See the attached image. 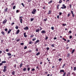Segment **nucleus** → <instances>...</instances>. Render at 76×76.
Returning a JSON list of instances; mask_svg holds the SVG:
<instances>
[{"mask_svg": "<svg viewBox=\"0 0 76 76\" xmlns=\"http://www.w3.org/2000/svg\"><path fill=\"white\" fill-rule=\"evenodd\" d=\"M4 69L3 70V71L4 72H5L6 71V70H7V66H4Z\"/></svg>", "mask_w": 76, "mask_h": 76, "instance_id": "obj_1", "label": "nucleus"}, {"mask_svg": "<svg viewBox=\"0 0 76 76\" xmlns=\"http://www.w3.org/2000/svg\"><path fill=\"white\" fill-rule=\"evenodd\" d=\"M36 12H37V10L35 9H34L31 12V13H32V14H35Z\"/></svg>", "mask_w": 76, "mask_h": 76, "instance_id": "obj_2", "label": "nucleus"}, {"mask_svg": "<svg viewBox=\"0 0 76 76\" xmlns=\"http://www.w3.org/2000/svg\"><path fill=\"white\" fill-rule=\"evenodd\" d=\"M62 6L64 7H61V9H66V6H65V5L64 4L62 5Z\"/></svg>", "mask_w": 76, "mask_h": 76, "instance_id": "obj_3", "label": "nucleus"}, {"mask_svg": "<svg viewBox=\"0 0 76 76\" xmlns=\"http://www.w3.org/2000/svg\"><path fill=\"white\" fill-rule=\"evenodd\" d=\"M24 29L25 30H28L29 29V28L28 26H26L24 28Z\"/></svg>", "mask_w": 76, "mask_h": 76, "instance_id": "obj_4", "label": "nucleus"}, {"mask_svg": "<svg viewBox=\"0 0 76 76\" xmlns=\"http://www.w3.org/2000/svg\"><path fill=\"white\" fill-rule=\"evenodd\" d=\"M42 34H45L46 33V31L45 30H43L41 32Z\"/></svg>", "mask_w": 76, "mask_h": 76, "instance_id": "obj_5", "label": "nucleus"}, {"mask_svg": "<svg viewBox=\"0 0 76 76\" xmlns=\"http://www.w3.org/2000/svg\"><path fill=\"white\" fill-rule=\"evenodd\" d=\"M7 20L5 19V20L3 22V24H4L6 22H7Z\"/></svg>", "mask_w": 76, "mask_h": 76, "instance_id": "obj_6", "label": "nucleus"}, {"mask_svg": "<svg viewBox=\"0 0 76 76\" xmlns=\"http://www.w3.org/2000/svg\"><path fill=\"white\" fill-rule=\"evenodd\" d=\"M20 32V30H19V29L18 30L16 33V34H17V35H18V34H19Z\"/></svg>", "mask_w": 76, "mask_h": 76, "instance_id": "obj_7", "label": "nucleus"}, {"mask_svg": "<svg viewBox=\"0 0 76 76\" xmlns=\"http://www.w3.org/2000/svg\"><path fill=\"white\" fill-rule=\"evenodd\" d=\"M24 37L25 38H26L27 37V35H26V33H24Z\"/></svg>", "mask_w": 76, "mask_h": 76, "instance_id": "obj_8", "label": "nucleus"}, {"mask_svg": "<svg viewBox=\"0 0 76 76\" xmlns=\"http://www.w3.org/2000/svg\"><path fill=\"white\" fill-rule=\"evenodd\" d=\"M60 73H61L62 72H63V73H64V70L63 69H62L60 70Z\"/></svg>", "mask_w": 76, "mask_h": 76, "instance_id": "obj_9", "label": "nucleus"}, {"mask_svg": "<svg viewBox=\"0 0 76 76\" xmlns=\"http://www.w3.org/2000/svg\"><path fill=\"white\" fill-rule=\"evenodd\" d=\"M15 72L14 71L12 72V75H15Z\"/></svg>", "mask_w": 76, "mask_h": 76, "instance_id": "obj_10", "label": "nucleus"}, {"mask_svg": "<svg viewBox=\"0 0 76 76\" xmlns=\"http://www.w3.org/2000/svg\"><path fill=\"white\" fill-rule=\"evenodd\" d=\"M39 28H38L36 31V32H39Z\"/></svg>", "mask_w": 76, "mask_h": 76, "instance_id": "obj_11", "label": "nucleus"}, {"mask_svg": "<svg viewBox=\"0 0 76 76\" xmlns=\"http://www.w3.org/2000/svg\"><path fill=\"white\" fill-rule=\"evenodd\" d=\"M39 42V40H37L36 42H35V44H37V43H38V42Z\"/></svg>", "mask_w": 76, "mask_h": 76, "instance_id": "obj_12", "label": "nucleus"}, {"mask_svg": "<svg viewBox=\"0 0 76 76\" xmlns=\"http://www.w3.org/2000/svg\"><path fill=\"white\" fill-rule=\"evenodd\" d=\"M51 13V10H49L48 13V15H50Z\"/></svg>", "mask_w": 76, "mask_h": 76, "instance_id": "obj_13", "label": "nucleus"}, {"mask_svg": "<svg viewBox=\"0 0 76 76\" xmlns=\"http://www.w3.org/2000/svg\"><path fill=\"white\" fill-rule=\"evenodd\" d=\"M2 63H6V61H2L1 62Z\"/></svg>", "mask_w": 76, "mask_h": 76, "instance_id": "obj_14", "label": "nucleus"}, {"mask_svg": "<svg viewBox=\"0 0 76 76\" xmlns=\"http://www.w3.org/2000/svg\"><path fill=\"white\" fill-rule=\"evenodd\" d=\"M26 68H25L23 69V71H24V72H25V71H26Z\"/></svg>", "mask_w": 76, "mask_h": 76, "instance_id": "obj_15", "label": "nucleus"}, {"mask_svg": "<svg viewBox=\"0 0 76 76\" xmlns=\"http://www.w3.org/2000/svg\"><path fill=\"white\" fill-rule=\"evenodd\" d=\"M12 30H9L8 31V34H10V32Z\"/></svg>", "mask_w": 76, "mask_h": 76, "instance_id": "obj_16", "label": "nucleus"}, {"mask_svg": "<svg viewBox=\"0 0 76 76\" xmlns=\"http://www.w3.org/2000/svg\"><path fill=\"white\" fill-rule=\"evenodd\" d=\"M34 18H31V19H30L31 21V22L32 21H33L34 20Z\"/></svg>", "mask_w": 76, "mask_h": 76, "instance_id": "obj_17", "label": "nucleus"}, {"mask_svg": "<svg viewBox=\"0 0 76 76\" xmlns=\"http://www.w3.org/2000/svg\"><path fill=\"white\" fill-rule=\"evenodd\" d=\"M7 55H8L9 56H12V54L10 53H7Z\"/></svg>", "mask_w": 76, "mask_h": 76, "instance_id": "obj_18", "label": "nucleus"}, {"mask_svg": "<svg viewBox=\"0 0 76 76\" xmlns=\"http://www.w3.org/2000/svg\"><path fill=\"white\" fill-rule=\"evenodd\" d=\"M70 53H68V54H67V57H69V56H70Z\"/></svg>", "mask_w": 76, "mask_h": 76, "instance_id": "obj_19", "label": "nucleus"}, {"mask_svg": "<svg viewBox=\"0 0 76 76\" xmlns=\"http://www.w3.org/2000/svg\"><path fill=\"white\" fill-rule=\"evenodd\" d=\"M40 54V53L39 52H38L36 54V56H38L39 54Z\"/></svg>", "mask_w": 76, "mask_h": 76, "instance_id": "obj_20", "label": "nucleus"}, {"mask_svg": "<svg viewBox=\"0 0 76 76\" xmlns=\"http://www.w3.org/2000/svg\"><path fill=\"white\" fill-rule=\"evenodd\" d=\"M1 33L2 34H3V35H4V34H5L4 32V31H2L1 32Z\"/></svg>", "mask_w": 76, "mask_h": 76, "instance_id": "obj_21", "label": "nucleus"}, {"mask_svg": "<svg viewBox=\"0 0 76 76\" xmlns=\"http://www.w3.org/2000/svg\"><path fill=\"white\" fill-rule=\"evenodd\" d=\"M66 66V64H64L62 66V68H64V66Z\"/></svg>", "mask_w": 76, "mask_h": 76, "instance_id": "obj_22", "label": "nucleus"}, {"mask_svg": "<svg viewBox=\"0 0 76 76\" xmlns=\"http://www.w3.org/2000/svg\"><path fill=\"white\" fill-rule=\"evenodd\" d=\"M22 18H21L20 19V22L21 23H22Z\"/></svg>", "mask_w": 76, "mask_h": 76, "instance_id": "obj_23", "label": "nucleus"}, {"mask_svg": "<svg viewBox=\"0 0 76 76\" xmlns=\"http://www.w3.org/2000/svg\"><path fill=\"white\" fill-rule=\"evenodd\" d=\"M4 11L5 12H7V8L4 9Z\"/></svg>", "mask_w": 76, "mask_h": 76, "instance_id": "obj_24", "label": "nucleus"}, {"mask_svg": "<svg viewBox=\"0 0 76 76\" xmlns=\"http://www.w3.org/2000/svg\"><path fill=\"white\" fill-rule=\"evenodd\" d=\"M74 52H75V49H73L71 53V54H73Z\"/></svg>", "mask_w": 76, "mask_h": 76, "instance_id": "obj_25", "label": "nucleus"}, {"mask_svg": "<svg viewBox=\"0 0 76 76\" xmlns=\"http://www.w3.org/2000/svg\"><path fill=\"white\" fill-rule=\"evenodd\" d=\"M36 38H34L33 39H32V41H34L35 40H36Z\"/></svg>", "mask_w": 76, "mask_h": 76, "instance_id": "obj_26", "label": "nucleus"}, {"mask_svg": "<svg viewBox=\"0 0 76 76\" xmlns=\"http://www.w3.org/2000/svg\"><path fill=\"white\" fill-rule=\"evenodd\" d=\"M22 66H23V64L22 63H21L20 65V67H21Z\"/></svg>", "mask_w": 76, "mask_h": 76, "instance_id": "obj_27", "label": "nucleus"}, {"mask_svg": "<svg viewBox=\"0 0 76 76\" xmlns=\"http://www.w3.org/2000/svg\"><path fill=\"white\" fill-rule=\"evenodd\" d=\"M15 28L16 29H18V28H19V27L18 26H16L15 27Z\"/></svg>", "mask_w": 76, "mask_h": 76, "instance_id": "obj_28", "label": "nucleus"}, {"mask_svg": "<svg viewBox=\"0 0 76 76\" xmlns=\"http://www.w3.org/2000/svg\"><path fill=\"white\" fill-rule=\"evenodd\" d=\"M15 8H16V6H14L13 7V10L15 9Z\"/></svg>", "mask_w": 76, "mask_h": 76, "instance_id": "obj_29", "label": "nucleus"}, {"mask_svg": "<svg viewBox=\"0 0 76 76\" xmlns=\"http://www.w3.org/2000/svg\"><path fill=\"white\" fill-rule=\"evenodd\" d=\"M26 48H27V46H25L24 48V50H26Z\"/></svg>", "mask_w": 76, "mask_h": 76, "instance_id": "obj_30", "label": "nucleus"}, {"mask_svg": "<svg viewBox=\"0 0 76 76\" xmlns=\"http://www.w3.org/2000/svg\"><path fill=\"white\" fill-rule=\"evenodd\" d=\"M76 67H74V71H75V70H76Z\"/></svg>", "mask_w": 76, "mask_h": 76, "instance_id": "obj_31", "label": "nucleus"}, {"mask_svg": "<svg viewBox=\"0 0 76 76\" xmlns=\"http://www.w3.org/2000/svg\"><path fill=\"white\" fill-rule=\"evenodd\" d=\"M62 60V59L61 58H60L59 59V61H61Z\"/></svg>", "mask_w": 76, "mask_h": 76, "instance_id": "obj_32", "label": "nucleus"}, {"mask_svg": "<svg viewBox=\"0 0 76 76\" xmlns=\"http://www.w3.org/2000/svg\"><path fill=\"white\" fill-rule=\"evenodd\" d=\"M63 40H64V41H67V40H66V39H64V38H63Z\"/></svg>", "mask_w": 76, "mask_h": 76, "instance_id": "obj_33", "label": "nucleus"}, {"mask_svg": "<svg viewBox=\"0 0 76 76\" xmlns=\"http://www.w3.org/2000/svg\"><path fill=\"white\" fill-rule=\"evenodd\" d=\"M65 75H66V72H65L63 74V76H65Z\"/></svg>", "mask_w": 76, "mask_h": 76, "instance_id": "obj_34", "label": "nucleus"}, {"mask_svg": "<svg viewBox=\"0 0 76 76\" xmlns=\"http://www.w3.org/2000/svg\"><path fill=\"white\" fill-rule=\"evenodd\" d=\"M46 49H47V50L48 51V50H49L50 48H48V47H47V48Z\"/></svg>", "mask_w": 76, "mask_h": 76, "instance_id": "obj_35", "label": "nucleus"}, {"mask_svg": "<svg viewBox=\"0 0 76 76\" xmlns=\"http://www.w3.org/2000/svg\"><path fill=\"white\" fill-rule=\"evenodd\" d=\"M31 70L32 71V72H34V70H35V69L33 68Z\"/></svg>", "mask_w": 76, "mask_h": 76, "instance_id": "obj_36", "label": "nucleus"}, {"mask_svg": "<svg viewBox=\"0 0 76 76\" xmlns=\"http://www.w3.org/2000/svg\"><path fill=\"white\" fill-rule=\"evenodd\" d=\"M27 69H28V71H29V70H30V68L28 67V68H27Z\"/></svg>", "mask_w": 76, "mask_h": 76, "instance_id": "obj_37", "label": "nucleus"}, {"mask_svg": "<svg viewBox=\"0 0 76 76\" xmlns=\"http://www.w3.org/2000/svg\"><path fill=\"white\" fill-rule=\"evenodd\" d=\"M54 27H52L51 28V29H52V30H54Z\"/></svg>", "mask_w": 76, "mask_h": 76, "instance_id": "obj_38", "label": "nucleus"}, {"mask_svg": "<svg viewBox=\"0 0 76 76\" xmlns=\"http://www.w3.org/2000/svg\"><path fill=\"white\" fill-rule=\"evenodd\" d=\"M21 4H22V5H23V7H25V5H24V4H23V3H22Z\"/></svg>", "mask_w": 76, "mask_h": 76, "instance_id": "obj_39", "label": "nucleus"}, {"mask_svg": "<svg viewBox=\"0 0 76 76\" xmlns=\"http://www.w3.org/2000/svg\"><path fill=\"white\" fill-rule=\"evenodd\" d=\"M62 26H66V24H62Z\"/></svg>", "mask_w": 76, "mask_h": 76, "instance_id": "obj_40", "label": "nucleus"}, {"mask_svg": "<svg viewBox=\"0 0 76 76\" xmlns=\"http://www.w3.org/2000/svg\"><path fill=\"white\" fill-rule=\"evenodd\" d=\"M54 47V44H52L51 45V47Z\"/></svg>", "mask_w": 76, "mask_h": 76, "instance_id": "obj_41", "label": "nucleus"}, {"mask_svg": "<svg viewBox=\"0 0 76 76\" xmlns=\"http://www.w3.org/2000/svg\"><path fill=\"white\" fill-rule=\"evenodd\" d=\"M24 44V43H20V45H23Z\"/></svg>", "mask_w": 76, "mask_h": 76, "instance_id": "obj_42", "label": "nucleus"}, {"mask_svg": "<svg viewBox=\"0 0 76 76\" xmlns=\"http://www.w3.org/2000/svg\"><path fill=\"white\" fill-rule=\"evenodd\" d=\"M20 39H17V42L20 41Z\"/></svg>", "mask_w": 76, "mask_h": 76, "instance_id": "obj_43", "label": "nucleus"}, {"mask_svg": "<svg viewBox=\"0 0 76 76\" xmlns=\"http://www.w3.org/2000/svg\"><path fill=\"white\" fill-rule=\"evenodd\" d=\"M16 67V64H15L14 65V67H15V68Z\"/></svg>", "mask_w": 76, "mask_h": 76, "instance_id": "obj_44", "label": "nucleus"}, {"mask_svg": "<svg viewBox=\"0 0 76 76\" xmlns=\"http://www.w3.org/2000/svg\"><path fill=\"white\" fill-rule=\"evenodd\" d=\"M29 44H32V42H29Z\"/></svg>", "mask_w": 76, "mask_h": 76, "instance_id": "obj_45", "label": "nucleus"}, {"mask_svg": "<svg viewBox=\"0 0 76 76\" xmlns=\"http://www.w3.org/2000/svg\"><path fill=\"white\" fill-rule=\"evenodd\" d=\"M60 5H58L57 6V7L58 8V9H59V8H58V7Z\"/></svg>", "mask_w": 76, "mask_h": 76, "instance_id": "obj_46", "label": "nucleus"}, {"mask_svg": "<svg viewBox=\"0 0 76 76\" xmlns=\"http://www.w3.org/2000/svg\"><path fill=\"white\" fill-rule=\"evenodd\" d=\"M72 38V36H70V37H69V38H70V39H71V38Z\"/></svg>", "mask_w": 76, "mask_h": 76, "instance_id": "obj_47", "label": "nucleus"}, {"mask_svg": "<svg viewBox=\"0 0 76 76\" xmlns=\"http://www.w3.org/2000/svg\"><path fill=\"white\" fill-rule=\"evenodd\" d=\"M62 2V1L61 0H60L59 1V3H61Z\"/></svg>", "mask_w": 76, "mask_h": 76, "instance_id": "obj_48", "label": "nucleus"}, {"mask_svg": "<svg viewBox=\"0 0 76 76\" xmlns=\"http://www.w3.org/2000/svg\"><path fill=\"white\" fill-rule=\"evenodd\" d=\"M6 51L7 52H8L9 51V49H6Z\"/></svg>", "mask_w": 76, "mask_h": 76, "instance_id": "obj_49", "label": "nucleus"}, {"mask_svg": "<svg viewBox=\"0 0 76 76\" xmlns=\"http://www.w3.org/2000/svg\"><path fill=\"white\" fill-rule=\"evenodd\" d=\"M32 1V0H28V2H30V1Z\"/></svg>", "mask_w": 76, "mask_h": 76, "instance_id": "obj_50", "label": "nucleus"}, {"mask_svg": "<svg viewBox=\"0 0 76 76\" xmlns=\"http://www.w3.org/2000/svg\"><path fill=\"white\" fill-rule=\"evenodd\" d=\"M59 15H58L57 16V18L58 19H59Z\"/></svg>", "mask_w": 76, "mask_h": 76, "instance_id": "obj_51", "label": "nucleus"}, {"mask_svg": "<svg viewBox=\"0 0 76 76\" xmlns=\"http://www.w3.org/2000/svg\"><path fill=\"white\" fill-rule=\"evenodd\" d=\"M36 51H37H37H38V49H36Z\"/></svg>", "mask_w": 76, "mask_h": 76, "instance_id": "obj_52", "label": "nucleus"}, {"mask_svg": "<svg viewBox=\"0 0 76 76\" xmlns=\"http://www.w3.org/2000/svg\"><path fill=\"white\" fill-rule=\"evenodd\" d=\"M48 37H46V38L45 39V40H46V39H48Z\"/></svg>", "mask_w": 76, "mask_h": 76, "instance_id": "obj_53", "label": "nucleus"}, {"mask_svg": "<svg viewBox=\"0 0 76 76\" xmlns=\"http://www.w3.org/2000/svg\"><path fill=\"white\" fill-rule=\"evenodd\" d=\"M11 24H12V25H14V24H15V23H12Z\"/></svg>", "mask_w": 76, "mask_h": 76, "instance_id": "obj_54", "label": "nucleus"}, {"mask_svg": "<svg viewBox=\"0 0 76 76\" xmlns=\"http://www.w3.org/2000/svg\"><path fill=\"white\" fill-rule=\"evenodd\" d=\"M34 35H31L30 37L31 38H32V37H34Z\"/></svg>", "mask_w": 76, "mask_h": 76, "instance_id": "obj_55", "label": "nucleus"}, {"mask_svg": "<svg viewBox=\"0 0 76 76\" xmlns=\"http://www.w3.org/2000/svg\"><path fill=\"white\" fill-rule=\"evenodd\" d=\"M16 12L17 13H19V10H16Z\"/></svg>", "mask_w": 76, "mask_h": 76, "instance_id": "obj_56", "label": "nucleus"}, {"mask_svg": "<svg viewBox=\"0 0 76 76\" xmlns=\"http://www.w3.org/2000/svg\"><path fill=\"white\" fill-rule=\"evenodd\" d=\"M61 14H62V13H61V12H59V15H61Z\"/></svg>", "mask_w": 76, "mask_h": 76, "instance_id": "obj_57", "label": "nucleus"}, {"mask_svg": "<svg viewBox=\"0 0 76 76\" xmlns=\"http://www.w3.org/2000/svg\"><path fill=\"white\" fill-rule=\"evenodd\" d=\"M69 34H71L72 33V31H69Z\"/></svg>", "mask_w": 76, "mask_h": 76, "instance_id": "obj_58", "label": "nucleus"}, {"mask_svg": "<svg viewBox=\"0 0 76 76\" xmlns=\"http://www.w3.org/2000/svg\"><path fill=\"white\" fill-rule=\"evenodd\" d=\"M2 65H3V64L2 63H0V66H2Z\"/></svg>", "mask_w": 76, "mask_h": 76, "instance_id": "obj_59", "label": "nucleus"}, {"mask_svg": "<svg viewBox=\"0 0 76 76\" xmlns=\"http://www.w3.org/2000/svg\"><path fill=\"white\" fill-rule=\"evenodd\" d=\"M71 13L72 14V15L73 14V11H71Z\"/></svg>", "mask_w": 76, "mask_h": 76, "instance_id": "obj_60", "label": "nucleus"}, {"mask_svg": "<svg viewBox=\"0 0 76 76\" xmlns=\"http://www.w3.org/2000/svg\"><path fill=\"white\" fill-rule=\"evenodd\" d=\"M2 53V51L1 50H0V54H1Z\"/></svg>", "mask_w": 76, "mask_h": 76, "instance_id": "obj_61", "label": "nucleus"}, {"mask_svg": "<svg viewBox=\"0 0 76 76\" xmlns=\"http://www.w3.org/2000/svg\"><path fill=\"white\" fill-rule=\"evenodd\" d=\"M70 42V40H67V42Z\"/></svg>", "mask_w": 76, "mask_h": 76, "instance_id": "obj_62", "label": "nucleus"}, {"mask_svg": "<svg viewBox=\"0 0 76 76\" xmlns=\"http://www.w3.org/2000/svg\"><path fill=\"white\" fill-rule=\"evenodd\" d=\"M69 6H70V8H72V5L70 4V5H69Z\"/></svg>", "mask_w": 76, "mask_h": 76, "instance_id": "obj_63", "label": "nucleus"}, {"mask_svg": "<svg viewBox=\"0 0 76 76\" xmlns=\"http://www.w3.org/2000/svg\"><path fill=\"white\" fill-rule=\"evenodd\" d=\"M5 31H7V28H6L5 29Z\"/></svg>", "mask_w": 76, "mask_h": 76, "instance_id": "obj_64", "label": "nucleus"}]
</instances>
